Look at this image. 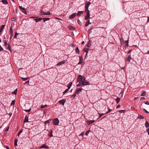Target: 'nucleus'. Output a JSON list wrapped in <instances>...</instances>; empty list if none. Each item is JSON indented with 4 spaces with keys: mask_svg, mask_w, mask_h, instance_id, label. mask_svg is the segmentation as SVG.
<instances>
[{
    "mask_svg": "<svg viewBox=\"0 0 149 149\" xmlns=\"http://www.w3.org/2000/svg\"><path fill=\"white\" fill-rule=\"evenodd\" d=\"M145 126L146 128H148L149 127V123L148 121H146V122Z\"/></svg>",
    "mask_w": 149,
    "mask_h": 149,
    "instance_id": "19",
    "label": "nucleus"
},
{
    "mask_svg": "<svg viewBox=\"0 0 149 149\" xmlns=\"http://www.w3.org/2000/svg\"><path fill=\"white\" fill-rule=\"evenodd\" d=\"M65 60L63 61H61L60 62H58L57 64V65L58 66L60 65H61L62 64H63L65 63Z\"/></svg>",
    "mask_w": 149,
    "mask_h": 149,
    "instance_id": "11",
    "label": "nucleus"
},
{
    "mask_svg": "<svg viewBox=\"0 0 149 149\" xmlns=\"http://www.w3.org/2000/svg\"><path fill=\"white\" fill-rule=\"evenodd\" d=\"M22 12L25 14H26L27 13V12L25 8H23V10H22Z\"/></svg>",
    "mask_w": 149,
    "mask_h": 149,
    "instance_id": "28",
    "label": "nucleus"
},
{
    "mask_svg": "<svg viewBox=\"0 0 149 149\" xmlns=\"http://www.w3.org/2000/svg\"><path fill=\"white\" fill-rule=\"evenodd\" d=\"M94 120H88L87 121V124L88 125H90L91 124H92L94 123Z\"/></svg>",
    "mask_w": 149,
    "mask_h": 149,
    "instance_id": "14",
    "label": "nucleus"
},
{
    "mask_svg": "<svg viewBox=\"0 0 149 149\" xmlns=\"http://www.w3.org/2000/svg\"><path fill=\"white\" fill-rule=\"evenodd\" d=\"M19 8L20 9L23 10V8H24L22 7V6H19Z\"/></svg>",
    "mask_w": 149,
    "mask_h": 149,
    "instance_id": "58",
    "label": "nucleus"
},
{
    "mask_svg": "<svg viewBox=\"0 0 149 149\" xmlns=\"http://www.w3.org/2000/svg\"><path fill=\"white\" fill-rule=\"evenodd\" d=\"M120 42L121 43V44H122V43H124V40H123V38H121L120 39Z\"/></svg>",
    "mask_w": 149,
    "mask_h": 149,
    "instance_id": "43",
    "label": "nucleus"
},
{
    "mask_svg": "<svg viewBox=\"0 0 149 149\" xmlns=\"http://www.w3.org/2000/svg\"><path fill=\"white\" fill-rule=\"evenodd\" d=\"M143 109V110L145 111V112L146 113H149V112L147 110H146L145 109Z\"/></svg>",
    "mask_w": 149,
    "mask_h": 149,
    "instance_id": "49",
    "label": "nucleus"
},
{
    "mask_svg": "<svg viewBox=\"0 0 149 149\" xmlns=\"http://www.w3.org/2000/svg\"><path fill=\"white\" fill-rule=\"evenodd\" d=\"M84 81V86L90 84V82L88 81Z\"/></svg>",
    "mask_w": 149,
    "mask_h": 149,
    "instance_id": "21",
    "label": "nucleus"
},
{
    "mask_svg": "<svg viewBox=\"0 0 149 149\" xmlns=\"http://www.w3.org/2000/svg\"><path fill=\"white\" fill-rule=\"evenodd\" d=\"M69 89H68V88H67L65 89V90L63 92V94H64L66 93L68 91Z\"/></svg>",
    "mask_w": 149,
    "mask_h": 149,
    "instance_id": "40",
    "label": "nucleus"
},
{
    "mask_svg": "<svg viewBox=\"0 0 149 149\" xmlns=\"http://www.w3.org/2000/svg\"><path fill=\"white\" fill-rule=\"evenodd\" d=\"M76 95L75 94H74L72 95V97H73V98H74L75 97Z\"/></svg>",
    "mask_w": 149,
    "mask_h": 149,
    "instance_id": "63",
    "label": "nucleus"
},
{
    "mask_svg": "<svg viewBox=\"0 0 149 149\" xmlns=\"http://www.w3.org/2000/svg\"><path fill=\"white\" fill-rule=\"evenodd\" d=\"M15 20H16V19H15V18L14 17L13 18L11 19V20L13 21H15Z\"/></svg>",
    "mask_w": 149,
    "mask_h": 149,
    "instance_id": "57",
    "label": "nucleus"
},
{
    "mask_svg": "<svg viewBox=\"0 0 149 149\" xmlns=\"http://www.w3.org/2000/svg\"><path fill=\"white\" fill-rule=\"evenodd\" d=\"M77 86L78 87H81V82H79V83L77 84Z\"/></svg>",
    "mask_w": 149,
    "mask_h": 149,
    "instance_id": "44",
    "label": "nucleus"
},
{
    "mask_svg": "<svg viewBox=\"0 0 149 149\" xmlns=\"http://www.w3.org/2000/svg\"><path fill=\"white\" fill-rule=\"evenodd\" d=\"M15 104V100H14L12 101V102L11 103V105H14Z\"/></svg>",
    "mask_w": 149,
    "mask_h": 149,
    "instance_id": "42",
    "label": "nucleus"
},
{
    "mask_svg": "<svg viewBox=\"0 0 149 149\" xmlns=\"http://www.w3.org/2000/svg\"><path fill=\"white\" fill-rule=\"evenodd\" d=\"M40 15H44V14L45 13L44 11H41L40 12Z\"/></svg>",
    "mask_w": 149,
    "mask_h": 149,
    "instance_id": "45",
    "label": "nucleus"
},
{
    "mask_svg": "<svg viewBox=\"0 0 149 149\" xmlns=\"http://www.w3.org/2000/svg\"><path fill=\"white\" fill-rule=\"evenodd\" d=\"M13 27H12V25H11V26L10 27V31H9L10 34V39H11L12 38L13 36Z\"/></svg>",
    "mask_w": 149,
    "mask_h": 149,
    "instance_id": "2",
    "label": "nucleus"
},
{
    "mask_svg": "<svg viewBox=\"0 0 149 149\" xmlns=\"http://www.w3.org/2000/svg\"><path fill=\"white\" fill-rule=\"evenodd\" d=\"M48 105L47 104H45L44 105H41V107H40V108L41 109H43V108H44V107H46Z\"/></svg>",
    "mask_w": 149,
    "mask_h": 149,
    "instance_id": "31",
    "label": "nucleus"
},
{
    "mask_svg": "<svg viewBox=\"0 0 149 149\" xmlns=\"http://www.w3.org/2000/svg\"><path fill=\"white\" fill-rule=\"evenodd\" d=\"M146 131L148 132V134L149 135V128H148L147 129Z\"/></svg>",
    "mask_w": 149,
    "mask_h": 149,
    "instance_id": "55",
    "label": "nucleus"
},
{
    "mask_svg": "<svg viewBox=\"0 0 149 149\" xmlns=\"http://www.w3.org/2000/svg\"><path fill=\"white\" fill-rule=\"evenodd\" d=\"M17 89H16L13 92H12V93L14 95H16L17 94Z\"/></svg>",
    "mask_w": 149,
    "mask_h": 149,
    "instance_id": "32",
    "label": "nucleus"
},
{
    "mask_svg": "<svg viewBox=\"0 0 149 149\" xmlns=\"http://www.w3.org/2000/svg\"><path fill=\"white\" fill-rule=\"evenodd\" d=\"M72 82H70L68 84V89H70L71 86L72 85Z\"/></svg>",
    "mask_w": 149,
    "mask_h": 149,
    "instance_id": "20",
    "label": "nucleus"
},
{
    "mask_svg": "<svg viewBox=\"0 0 149 149\" xmlns=\"http://www.w3.org/2000/svg\"><path fill=\"white\" fill-rule=\"evenodd\" d=\"M69 29L70 30H75V28L73 26H71L69 27Z\"/></svg>",
    "mask_w": 149,
    "mask_h": 149,
    "instance_id": "27",
    "label": "nucleus"
},
{
    "mask_svg": "<svg viewBox=\"0 0 149 149\" xmlns=\"http://www.w3.org/2000/svg\"><path fill=\"white\" fill-rule=\"evenodd\" d=\"M111 111V109H110L109 108H108V111L106 113V114H107V113H109Z\"/></svg>",
    "mask_w": 149,
    "mask_h": 149,
    "instance_id": "50",
    "label": "nucleus"
},
{
    "mask_svg": "<svg viewBox=\"0 0 149 149\" xmlns=\"http://www.w3.org/2000/svg\"><path fill=\"white\" fill-rule=\"evenodd\" d=\"M2 2L4 4H7L8 3L6 0H2Z\"/></svg>",
    "mask_w": 149,
    "mask_h": 149,
    "instance_id": "23",
    "label": "nucleus"
},
{
    "mask_svg": "<svg viewBox=\"0 0 149 149\" xmlns=\"http://www.w3.org/2000/svg\"><path fill=\"white\" fill-rule=\"evenodd\" d=\"M5 26V25H3L0 27V33L2 32V31L4 29Z\"/></svg>",
    "mask_w": 149,
    "mask_h": 149,
    "instance_id": "18",
    "label": "nucleus"
},
{
    "mask_svg": "<svg viewBox=\"0 0 149 149\" xmlns=\"http://www.w3.org/2000/svg\"><path fill=\"white\" fill-rule=\"evenodd\" d=\"M76 14L75 13L72 14L71 15L69 16V19H72L75 17Z\"/></svg>",
    "mask_w": 149,
    "mask_h": 149,
    "instance_id": "7",
    "label": "nucleus"
},
{
    "mask_svg": "<svg viewBox=\"0 0 149 149\" xmlns=\"http://www.w3.org/2000/svg\"><path fill=\"white\" fill-rule=\"evenodd\" d=\"M50 120H48L47 121H45V125H46L47 124H49V123L50 122Z\"/></svg>",
    "mask_w": 149,
    "mask_h": 149,
    "instance_id": "37",
    "label": "nucleus"
},
{
    "mask_svg": "<svg viewBox=\"0 0 149 149\" xmlns=\"http://www.w3.org/2000/svg\"><path fill=\"white\" fill-rule=\"evenodd\" d=\"M83 76L81 75H79L78 76L77 80L78 82H80L83 81Z\"/></svg>",
    "mask_w": 149,
    "mask_h": 149,
    "instance_id": "5",
    "label": "nucleus"
},
{
    "mask_svg": "<svg viewBox=\"0 0 149 149\" xmlns=\"http://www.w3.org/2000/svg\"><path fill=\"white\" fill-rule=\"evenodd\" d=\"M84 134V132H82L80 134V135L81 136H83V135Z\"/></svg>",
    "mask_w": 149,
    "mask_h": 149,
    "instance_id": "64",
    "label": "nucleus"
},
{
    "mask_svg": "<svg viewBox=\"0 0 149 149\" xmlns=\"http://www.w3.org/2000/svg\"><path fill=\"white\" fill-rule=\"evenodd\" d=\"M29 122L28 121V117H27V116L26 115L25 116V118L24 120V123H27Z\"/></svg>",
    "mask_w": 149,
    "mask_h": 149,
    "instance_id": "16",
    "label": "nucleus"
},
{
    "mask_svg": "<svg viewBox=\"0 0 149 149\" xmlns=\"http://www.w3.org/2000/svg\"><path fill=\"white\" fill-rule=\"evenodd\" d=\"M89 132H90V131L89 130H88L87 131L86 133H85V135L86 136H88V134L89 133Z\"/></svg>",
    "mask_w": 149,
    "mask_h": 149,
    "instance_id": "46",
    "label": "nucleus"
},
{
    "mask_svg": "<svg viewBox=\"0 0 149 149\" xmlns=\"http://www.w3.org/2000/svg\"><path fill=\"white\" fill-rule=\"evenodd\" d=\"M131 59V55H130L128 56L127 58H126V60L127 62H130V59Z\"/></svg>",
    "mask_w": 149,
    "mask_h": 149,
    "instance_id": "15",
    "label": "nucleus"
},
{
    "mask_svg": "<svg viewBox=\"0 0 149 149\" xmlns=\"http://www.w3.org/2000/svg\"><path fill=\"white\" fill-rule=\"evenodd\" d=\"M104 115V113H99V118H101L103 115Z\"/></svg>",
    "mask_w": 149,
    "mask_h": 149,
    "instance_id": "47",
    "label": "nucleus"
},
{
    "mask_svg": "<svg viewBox=\"0 0 149 149\" xmlns=\"http://www.w3.org/2000/svg\"><path fill=\"white\" fill-rule=\"evenodd\" d=\"M145 97H141L140 99V100H143L145 99Z\"/></svg>",
    "mask_w": 149,
    "mask_h": 149,
    "instance_id": "61",
    "label": "nucleus"
},
{
    "mask_svg": "<svg viewBox=\"0 0 149 149\" xmlns=\"http://www.w3.org/2000/svg\"><path fill=\"white\" fill-rule=\"evenodd\" d=\"M42 19V18H35L34 19V20L36 22H37L40 21Z\"/></svg>",
    "mask_w": 149,
    "mask_h": 149,
    "instance_id": "12",
    "label": "nucleus"
},
{
    "mask_svg": "<svg viewBox=\"0 0 149 149\" xmlns=\"http://www.w3.org/2000/svg\"><path fill=\"white\" fill-rule=\"evenodd\" d=\"M85 12L86 14V15L85 16V19L86 20H87L88 19L90 18V11H88Z\"/></svg>",
    "mask_w": 149,
    "mask_h": 149,
    "instance_id": "3",
    "label": "nucleus"
},
{
    "mask_svg": "<svg viewBox=\"0 0 149 149\" xmlns=\"http://www.w3.org/2000/svg\"><path fill=\"white\" fill-rule=\"evenodd\" d=\"M4 42H5V43L4 44V45L5 46H6L7 45V42L5 40L4 41Z\"/></svg>",
    "mask_w": 149,
    "mask_h": 149,
    "instance_id": "53",
    "label": "nucleus"
},
{
    "mask_svg": "<svg viewBox=\"0 0 149 149\" xmlns=\"http://www.w3.org/2000/svg\"><path fill=\"white\" fill-rule=\"evenodd\" d=\"M29 80H28L25 83V84H29Z\"/></svg>",
    "mask_w": 149,
    "mask_h": 149,
    "instance_id": "62",
    "label": "nucleus"
},
{
    "mask_svg": "<svg viewBox=\"0 0 149 149\" xmlns=\"http://www.w3.org/2000/svg\"><path fill=\"white\" fill-rule=\"evenodd\" d=\"M125 110H120L119 111V112L120 113H125Z\"/></svg>",
    "mask_w": 149,
    "mask_h": 149,
    "instance_id": "33",
    "label": "nucleus"
},
{
    "mask_svg": "<svg viewBox=\"0 0 149 149\" xmlns=\"http://www.w3.org/2000/svg\"><path fill=\"white\" fill-rule=\"evenodd\" d=\"M81 85L82 86H84V81H81Z\"/></svg>",
    "mask_w": 149,
    "mask_h": 149,
    "instance_id": "52",
    "label": "nucleus"
},
{
    "mask_svg": "<svg viewBox=\"0 0 149 149\" xmlns=\"http://www.w3.org/2000/svg\"><path fill=\"white\" fill-rule=\"evenodd\" d=\"M31 108H30L28 110H25V111L26 112H29L31 111Z\"/></svg>",
    "mask_w": 149,
    "mask_h": 149,
    "instance_id": "51",
    "label": "nucleus"
},
{
    "mask_svg": "<svg viewBox=\"0 0 149 149\" xmlns=\"http://www.w3.org/2000/svg\"><path fill=\"white\" fill-rule=\"evenodd\" d=\"M145 104L148 105H149V103L148 101H146L145 103Z\"/></svg>",
    "mask_w": 149,
    "mask_h": 149,
    "instance_id": "60",
    "label": "nucleus"
},
{
    "mask_svg": "<svg viewBox=\"0 0 149 149\" xmlns=\"http://www.w3.org/2000/svg\"><path fill=\"white\" fill-rule=\"evenodd\" d=\"M82 89L81 88H79L78 90H76L75 91V93L77 94H78L80 92H81L82 91Z\"/></svg>",
    "mask_w": 149,
    "mask_h": 149,
    "instance_id": "13",
    "label": "nucleus"
},
{
    "mask_svg": "<svg viewBox=\"0 0 149 149\" xmlns=\"http://www.w3.org/2000/svg\"><path fill=\"white\" fill-rule=\"evenodd\" d=\"M43 19V21L45 22L46 21L49 20L50 19L49 18H44L43 19Z\"/></svg>",
    "mask_w": 149,
    "mask_h": 149,
    "instance_id": "26",
    "label": "nucleus"
},
{
    "mask_svg": "<svg viewBox=\"0 0 149 149\" xmlns=\"http://www.w3.org/2000/svg\"><path fill=\"white\" fill-rule=\"evenodd\" d=\"M65 100L62 99L60 100L58 102L60 104H61L63 105L65 103Z\"/></svg>",
    "mask_w": 149,
    "mask_h": 149,
    "instance_id": "6",
    "label": "nucleus"
},
{
    "mask_svg": "<svg viewBox=\"0 0 149 149\" xmlns=\"http://www.w3.org/2000/svg\"><path fill=\"white\" fill-rule=\"evenodd\" d=\"M21 78L24 81H25L27 80L29 78L28 77H27V78L21 77Z\"/></svg>",
    "mask_w": 149,
    "mask_h": 149,
    "instance_id": "39",
    "label": "nucleus"
},
{
    "mask_svg": "<svg viewBox=\"0 0 149 149\" xmlns=\"http://www.w3.org/2000/svg\"><path fill=\"white\" fill-rule=\"evenodd\" d=\"M91 23L90 22L89 20H88L87 21V22L85 24V26H88V25L91 24Z\"/></svg>",
    "mask_w": 149,
    "mask_h": 149,
    "instance_id": "29",
    "label": "nucleus"
},
{
    "mask_svg": "<svg viewBox=\"0 0 149 149\" xmlns=\"http://www.w3.org/2000/svg\"><path fill=\"white\" fill-rule=\"evenodd\" d=\"M146 92L145 91H143V92L141 94V96H144L145 95Z\"/></svg>",
    "mask_w": 149,
    "mask_h": 149,
    "instance_id": "24",
    "label": "nucleus"
},
{
    "mask_svg": "<svg viewBox=\"0 0 149 149\" xmlns=\"http://www.w3.org/2000/svg\"><path fill=\"white\" fill-rule=\"evenodd\" d=\"M138 118L140 119H143L144 118V117L142 116L139 115L138 116Z\"/></svg>",
    "mask_w": 149,
    "mask_h": 149,
    "instance_id": "34",
    "label": "nucleus"
},
{
    "mask_svg": "<svg viewBox=\"0 0 149 149\" xmlns=\"http://www.w3.org/2000/svg\"><path fill=\"white\" fill-rule=\"evenodd\" d=\"M49 148V147L48 146H46L45 145L42 144L40 147H39V148L41 149L45 148L48 149Z\"/></svg>",
    "mask_w": 149,
    "mask_h": 149,
    "instance_id": "9",
    "label": "nucleus"
},
{
    "mask_svg": "<svg viewBox=\"0 0 149 149\" xmlns=\"http://www.w3.org/2000/svg\"><path fill=\"white\" fill-rule=\"evenodd\" d=\"M11 48V47L10 46V44H8V49L10 51V49Z\"/></svg>",
    "mask_w": 149,
    "mask_h": 149,
    "instance_id": "48",
    "label": "nucleus"
},
{
    "mask_svg": "<svg viewBox=\"0 0 149 149\" xmlns=\"http://www.w3.org/2000/svg\"><path fill=\"white\" fill-rule=\"evenodd\" d=\"M84 13V11H78L77 14V15L78 16H80Z\"/></svg>",
    "mask_w": 149,
    "mask_h": 149,
    "instance_id": "10",
    "label": "nucleus"
},
{
    "mask_svg": "<svg viewBox=\"0 0 149 149\" xmlns=\"http://www.w3.org/2000/svg\"><path fill=\"white\" fill-rule=\"evenodd\" d=\"M83 61V57L82 56H79V62L78 63V64H81Z\"/></svg>",
    "mask_w": 149,
    "mask_h": 149,
    "instance_id": "8",
    "label": "nucleus"
},
{
    "mask_svg": "<svg viewBox=\"0 0 149 149\" xmlns=\"http://www.w3.org/2000/svg\"><path fill=\"white\" fill-rule=\"evenodd\" d=\"M3 50V48L1 47V46L0 45V51H1Z\"/></svg>",
    "mask_w": 149,
    "mask_h": 149,
    "instance_id": "54",
    "label": "nucleus"
},
{
    "mask_svg": "<svg viewBox=\"0 0 149 149\" xmlns=\"http://www.w3.org/2000/svg\"><path fill=\"white\" fill-rule=\"evenodd\" d=\"M17 139H15V142H14L15 146H17Z\"/></svg>",
    "mask_w": 149,
    "mask_h": 149,
    "instance_id": "30",
    "label": "nucleus"
},
{
    "mask_svg": "<svg viewBox=\"0 0 149 149\" xmlns=\"http://www.w3.org/2000/svg\"><path fill=\"white\" fill-rule=\"evenodd\" d=\"M77 22L81 26L82 23L79 19H78L77 20Z\"/></svg>",
    "mask_w": 149,
    "mask_h": 149,
    "instance_id": "35",
    "label": "nucleus"
},
{
    "mask_svg": "<svg viewBox=\"0 0 149 149\" xmlns=\"http://www.w3.org/2000/svg\"><path fill=\"white\" fill-rule=\"evenodd\" d=\"M75 51L76 53H77L78 54H79V48L78 47H77L76 48Z\"/></svg>",
    "mask_w": 149,
    "mask_h": 149,
    "instance_id": "22",
    "label": "nucleus"
},
{
    "mask_svg": "<svg viewBox=\"0 0 149 149\" xmlns=\"http://www.w3.org/2000/svg\"><path fill=\"white\" fill-rule=\"evenodd\" d=\"M53 124L54 125H58L59 123V120L58 118H56L53 121Z\"/></svg>",
    "mask_w": 149,
    "mask_h": 149,
    "instance_id": "4",
    "label": "nucleus"
},
{
    "mask_svg": "<svg viewBox=\"0 0 149 149\" xmlns=\"http://www.w3.org/2000/svg\"><path fill=\"white\" fill-rule=\"evenodd\" d=\"M83 50L84 52H86V55L85 56V58H86V57L87 56V53H88V49L87 48H84V49H83Z\"/></svg>",
    "mask_w": 149,
    "mask_h": 149,
    "instance_id": "17",
    "label": "nucleus"
},
{
    "mask_svg": "<svg viewBox=\"0 0 149 149\" xmlns=\"http://www.w3.org/2000/svg\"><path fill=\"white\" fill-rule=\"evenodd\" d=\"M91 4V3L90 2H88L87 1L86 2L85 6V12L89 11L88 10V8L89 6Z\"/></svg>",
    "mask_w": 149,
    "mask_h": 149,
    "instance_id": "1",
    "label": "nucleus"
},
{
    "mask_svg": "<svg viewBox=\"0 0 149 149\" xmlns=\"http://www.w3.org/2000/svg\"><path fill=\"white\" fill-rule=\"evenodd\" d=\"M19 35V33H17V32H16L15 33V36H14V38H17V35Z\"/></svg>",
    "mask_w": 149,
    "mask_h": 149,
    "instance_id": "41",
    "label": "nucleus"
},
{
    "mask_svg": "<svg viewBox=\"0 0 149 149\" xmlns=\"http://www.w3.org/2000/svg\"><path fill=\"white\" fill-rule=\"evenodd\" d=\"M120 107V104L118 105L116 107V109H117Z\"/></svg>",
    "mask_w": 149,
    "mask_h": 149,
    "instance_id": "56",
    "label": "nucleus"
},
{
    "mask_svg": "<svg viewBox=\"0 0 149 149\" xmlns=\"http://www.w3.org/2000/svg\"><path fill=\"white\" fill-rule=\"evenodd\" d=\"M23 131V129H22L19 131V133H20L21 134L22 132Z\"/></svg>",
    "mask_w": 149,
    "mask_h": 149,
    "instance_id": "59",
    "label": "nucleus"
},
{
    "mask_svg": "<svg viewBox=\"0 0 149 149\" xmlns=\"http://www.w3.org/2000/svg\"><path fill=\"white\" fill-rule=\"evenodd\" d=\"M128 42H129L128 40L125 41V45L127 46H128Z\"/></svg>",
    "mask_w": 149,
    "mask_h": 149,
    "instance_id": "38",
    "label": "nucleus"
},
{
    "mask_svg": "<svg viewBox=\"0 0 149 149\" xmlns=\"http://www.w3.org/2000/svg\"><path fill=\"white\" fill-rule=\"evenodd\" d=\"M120 98L119 97H117L116 99V101L117 104H118L119 102L120 101Z\"/></svg>",
    "mask_w": 149,
    "mask_h": 149,
    "instance_id": "25",
    "label": "nucleus"
},
{
    "mask_svg": "<svg viewBox=\"0 0 149 149\" xmlns=\"http://www.w3.org/2000/svg\"><path fill=\"white\" fill-rule=\"evenodd\" d=\"M50 15V13L48 11L47 12V13H45L44 14V15Z\"/></svg>",
    "mask_w": 149,
    "mask_h": 149,
    "instance_id": "36",
    "label": "nucleus"
}]
</instances>
